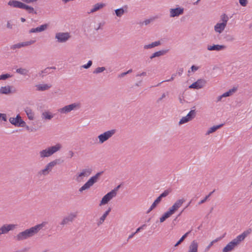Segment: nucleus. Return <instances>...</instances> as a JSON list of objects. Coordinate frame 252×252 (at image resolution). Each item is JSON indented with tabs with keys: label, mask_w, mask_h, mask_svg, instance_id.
<instances>
[{
	"label": "nucleus",
	"mask_w": 252,
	"mask_h": 252,
	"mask_svg": "<svg viewBox=\"0 0 252 252\" xmlns=\"http://www.w3.org/2000/svg\"><path fill=\"white\" fill-rule=\"evenodd\" d=\"M39 0H10L7 2V5L12 8H20L26 10L29 14H36L37 12L34 8L27 4L28 3H36Z\"/></svg>",
	"instance_id": "1"
},
{
	"label": "nucleus",
	"mask_w": 252,
	"mask_h": 252,
	"mask_svg": "<svg viewBox=\"0 0 252 252\" xmlns=\"http://www.w3.org/2000/svg\"><path fill=\"white\" fill-rule=\"evenodd\" d=\"M47 222L43 221L40 224L34 225L29 229L19 233L16 236L18 241H22L32 237L36 234L43 227H45Z\"/></svg>",
	"instance_id": "2"
},
{
	"label": "nucleus",
	"mask_w": 252,
	"mask_h": 252,
	"mask_svg": "<svg viewBox=\"0 0 252 252\" xmlns=\"http://www.w3.org/2000/svg\"><path fill=\"white\" fill-rule=\"evenodd\" d=\"M251 232V229L244 231L235 239L228 243L222 249V252H229L233 250L244 240L245 238Z\"/></svg>",
	"instance_id": "3"
},
{
	"label": "nucleus",
	"mask_w": 252,
	"mask_h": 252,
	"mask_svg": "<svg viewBox=\"0 0 252 252\" xmlns=\"http://www.w3.org/2000/svg\"><path fill=\"white\" fill-rule=\"evenodd\" d=\"M62 148V145L60 143H57L55 145L48 147L39 152V158L43 159L51 157L55 153L60 151Z\"/></svg>",
	"instance_id": "4"
},
{
	"label": "nucleus",
	"mask_w": 252,
	"mask_h": 252,
	"mask_svg": "<svg viewBox=\"0 0 252 252\" xmlns=\"http://www.w3.org/2000/svg\"><path fill=\"white\" fill-rule=\"evenodd\" d=\"M229 17L225 13L221 14L220 16V22L217 23L214 27V30L218 35L221 34L226 28Z\"/></svg>",
	"instance_id": "5"
},
{
	"label": "nucleus",
	"mask_w": 252,
	"mask_h": 252,
	"mask_svg": "<svg viewBox=\"0 0 252 252\" xmlns=\"http://www.w3.org/2000/svg\"><path fill=\"white\" fill-rule=\"evenodd\" d=\"M60 163V159H56L48 163L43 168L37 172L38 176L40 177L48 175L52 171L54 166Z\"/></svg>",
	"instance_id": "6"
},
{
	"label": "nucleus",
	"mask_w": 252,
	"mask_h": 252,
	"mask_svg": "<svg viewBox=\"0 0 252 252\" xmlns=\"http://www.w3.org/2000/svg\"><path fill=\"white\" fill-rule=\"evenodd\" d=\"M81 107L80 102H76L58 109V112L61 114H66L73 110L79 109Z\"/></svg>",
	"instance_id": "7"
},
{
	"label": "nucleus",
	"mask_w": 252,
	"mask_h": 252,
	"mask_svg": "<svg viewBox=\"0 0 252 252\" xmlns=\"http://www.w3.org/2000/svg\"><path fill=\"white\" fill-rule=\"evenodd\" d=\"M102 172L97 173L94 176L91 177L89 180L79 189V191L82 192L84 190L89 189L94 184L97 182Z\"/></svg>",
	"instance_id": "8"
},
{
	"label": "nucleus",
	"mask_w": 252,
	"mask_h": 252,
	"mask_svg": "<svg viewBox=\"0 0 252 252\" xmlns=\"http://www.w3.org/2000/svg\"><path fill=\"white\" fill-rule=\"evenodd\" d=\"M116 132V130L112 129L99 134L97 136L98 143L102 144L111 138Z\"/></svg>",
	"instance_id": "9"
},
{
	"label": "nucleus",
	"mask_w": 252,
	"mask_h": 252,
	"mask_svg": "<svg viewBox=\"0 0 252 252\" xmlns=\"http://www.w3.org/2000/svg\"><path fill=\"white\" fill-rule=\"evenodd\" d=\"M120 187V186L119 185L116 188L112 190L111 191L105 194L102 198L100 205H103L108 203V202L110 201L114 197H116L117 194V192L118 189Z\"/></svg>",
	"instance_id": "10"
},
{
	"label": "nucleus",
	"mask_w": 252,
	"mask_h": 252,
	"mask_svg": "<svg viewBox=\"0 0 252 252\" xmlns=\"http://www.w3.org/2000/svg\"><path fill=\"white\" fill-rule=\"evenodd\" d=\"M92 173V169L90 168H84L78 172L75 175V181L78 183H81L84 181L85 178L88 177Z\"/></svg>",
	"instance_id": "11"
},
{
	"label": "nucleus",
	"mask_w": 252,
	"mask_h": 252,
	"mask_svg": "<svg viewBox=\"0 0 252 252\" xmlns=\"http://www.w3.org/2000/svg\"><path fill=\"white\" fill-rule=\"evenodd\" d=\"M70 38V34L68 32H58L55 35V38L58 43H65Z\"/></svg>",
	"instance_id": "12"
},
{
	"label": "nucleus",
	"mask_w": 252,
	"mask_h": 252,
	"mask_svg": "<svg viewBox=\"0 0 252 252\" xmlns=\"http://www.w3.org/2000/svg\"><path fill=\"white\" fill-rule=\"evenodd\" d=\"M77 215L76 213L71 212L63 218L60 224L63 227L65 225L69 224L74 220L77 218Z\"/></svg>",
	"instance_id": "13"
},
{
	"label": "nucleus",
	"mask_w": 252,
	"mask_h": 252,
	"mask_svg": "<svg viewBox=\"0 0 252 252\" xmlns=\"http://www.w3.org/2000/svg\"><path fill=\"white\" fill-rule=\"evenodd\" d=\"M184 12V8L181 6L171 8L169 9V16L171 18L178 17L183 15Z\"/></svg>",
	"instance_id": "14"
},
{
	"label": "nucleus",
	"mask_w": 252,
	"mask_h": 252,
	"mask_svg": "<svg viewBox=\"0 0 252 252\" xmlns=\"http://www.w3.org/2000/svg\"><path fill=\"white\" fill-rule=\"evenodd\" d=\"M171 192V190L166 189L164 190L153 203L147 213H150L152 210L155 208L160 203L162 198L167 196Z\"/></svg>",
	"instance_id": "15"
},
{
	"label": "nucleus",
	"mask_w": 252,
	"mask_h": 252,
	"mask_svg": "<svg viewBox=\"0 0 252 252\" xmlns=\"http://www.w3.org/2000/svg\"><path fill=\"white\" fill-rule=\"evenodd\" d=\"M9 121L12 125L15 126L24 127L26 126L25 122L22 119L19 114H18L15 118H10Z\"/></svg>",
	"instance_id": "16"
},
{
	"label": "nucleus",
	"mask_w": 252,
	"mask_h": 252,
	"mask_svg": "<svg viewBox=\"0 0 252 252\" xmlns=\"http://www.w3.org/2000/svg\"><path fill=\"white\" fill-rule=\"evenodd\" d=\"M185 200L183 198L178 199L173 205L170 207L167 211L171 215L174 214L179 208H180L183 204L185 202Z\"/></svg>",
	"instance_id": "17"
},
{
	"label": "nucleus",
	"mask_w": 252,
	"mask_h": 252,
	"mask_svg": "<svg viewBox=\"0 0 252 252\" xmlns=\"http://www.w3.org/2000/svg\"><path fill=\"white\" fill-rule=\"evenodd\" d=\"M207 83L206 80L203 79H198L196 82L191 84L189 88L193 89H200L204 87Z\"/></svg>",
	"instance_id": "18"
},
{
	"label": "nucleus",
	"mask_w": 252,
	"mask_h": 252,
	"mask_svg": "<svg viewBox=\"0 0 252 252\" xmlns=\"http://www.w3.org/2000/svg\"><path fill=\"white\" fill-rule=\"evenodd\" d=\"M16 225L14 224H5L0 227V230L2 234H5L10 231L13 230L16 227Z\"/></svg>",
	"instance_id": "19"
},
{
	"label": "nucleus",
	"mask_w": 252,
	"mask_h": 252,
	"mask_svg": "<svg viewBox=\"0 0 252 252\" xmlns=\"http://www.w3.org/2000/svg\"><path fill=\"white\" fill-rule=\"evenodd\" d=\"M49 25L48 24H44L43 25H40L39 27H37L36 28H33L31 29L29 31V33H38V32H41L45 31H46L48 28Z\"/></svg>",
	"instance_id": "20"
},
{
	"label": "nucleus",
	"mask_w": 252,
	"mask_h": 252,
	"mask_svg": "<svg viewBox=\"0 0 252 252\" xmlns=\"http://www.w3.org/2000/svg\"><path fill=\"white\" fill-rule=\"evenodd\" d=\"M36 91L38 92H43L49 90L52 87V85L50 83L39 84L35 85Z\"/></svg>",
	"instance_id": "21"
},
{
	"label": "nucleus",
	"mask_w": 252,
	"mask_h": 252,
	"mask_svg": "<svg viewBox=\"0 0 252 252\" xmlns=\"http://www.w3.org/2000/svg\"><path fill=\"white\" fill-rule=\"evenodd\" d=\"M226 49V46L223 45L214 44L213 45H208L207 50L209 51H220Z\"/></svg>",
	"instance_id": "22"
},
{
	"label": "nucleus",
	"mask_w": 252,
	"mask_h": 252,
	"mask_svg": "<svg viewBox=\"0 0 252 252\" xmlns=\"http://www.w3.org/2000/svg\"><path fill=\"white\" fill-rule=\"evenodd\" d=\"M24 111L30 120L33 121L35 119V113L30 107H26Z\"/></svg>",
	"instance_id": "23"
},
{
	"label": "nucleus",
	"mask_w": 252,
	"mask_h": 252,
	"mask_svg": "<svg viewBox=\"0 0 252 252\" xmlns=\"http://www.w3.org/2000/svg\"><path fill=\"white\" fill-rule=\"evenodd\" d=\"M198 245L196 240H193L189 244L187 252H198Z\"/></svg>",
	"instance_id": "24"
},
{
	"label": "nucleus",
	"mask_w": 252,
	"mask_h": 252,
	"mask_svg": "<svg viewBox=\"0 0 252 252\" xmlns=\"http://www.w3.org/2000/svg\"><path fill=\"white\" fill-rule=\"evenodd\" d=\"M106 6L105 3L103 2H98L95 4H94L92 8L90 10V12L89 13H94L100 9H102L103 7H104Z\"/></svg>",
	"instance_id": "25"
},
{
	"label": "nucleus",
	"mask_w": 252,
	"mask_h": 252,
	"mask_svg": "<svg viewBox=\"0 0 252 252\" xmlns=\"http://www.w3.org/2000/svg\"><path fill=\"white\" fill-rule=\"evenodd\" d=\"M54 115L49 111H45L41 114V117L43 121H50L53 117Z\"/></svg>",
	"instance_id": "26"
},
{
	"label": "nucleus",
	"mask_w": 252,
	"mask_h": 252,
	"mask_svg": "<svg viewBox=\"0 0 252 252\" xmlns=\"http://www.w3.org/2000/svg\"><path fill=\"white\" fill-rule=\"evenodd\" d=\"M116 15L119 18L122 17L125 13H127V7L124 6L115 10Z\"/></svg>",
	"instance_id": "27"
},
{
	"label": "nucleus",
	"mask_w": 252,
	"mask_h": 252,
	"mask_svg": "<svg viewBox=\"0 0 252 252\" xmlns=\"http://www.w3.org/2000/svg\"><path fill=\"white\" fill-rule=\"evenodd\" d=\"M111 211V208H109L107 211H106L103 215L97 220V225L100 226L101 225L105 220L106 217L108 215L109 212Z\"/></svg>",
	"instance_id": "28"
},
{
	"label": "nucleus",
	"mask_w": 252,
	"mask_h": 252,
	"mask_svg": "<svg viewBox=\"0 0 252 252\" xmlns=\"http://www.w3.org/2000/svg\"><path fill=\"white\" fill-rule=\"evenodd\" d=\"M12 87L9 85L1 87L0 88V94H8L12 93Z\"/></svg>",
	"instance_id": "29"
},
{
	"label": "nucleus",
	"mask_w": 252,
	"mask_h": 252,
	"mask_svg": "<svg viewBox=\"0 0 252 252\" xmlns=\"http://www.w3.org/2000/svg\"><path fill=\"white\" fill-rule=\"evenodd\" d=\"M168 51V50H160V51L156 52L151 56L150 58L151 59H153L154 58L158 57L163 56V55H165L166 53H167Z\"/></svg>",
	"instance_id": "30"
},
{
	"label": "nucleus",
	"mask_w": 252,
	"mask_h": 252,
	"mask_svg": "<svg viewBox=\"0 0 252 252\" xmlns=\"http://www.w3.org/2000/svg\"><path fill=\"white\" fill-rule=\"evenodd\" d=\"M55 67H46L44 69L38 72V75L39 76L41 77L42 78H43L44 76H45L46 74L49 73V70L51 69H55Z\"/></svg>",
	"instance_id": "31"
},
{
	"label": "nucleus",
	"mask_w": 252,
	"mask_h": 252,
	"mask_svg": "<svg viewBox=\"0 0 252 252\" xmlns=\"http://www.w3.org/2000/svg\"><path fill=\"white\" fill-rule=\"evenodd\" d=\"M161 44L160 42L159 41H157L154 42H152L151 44L145 45L143 47L144 49H151L153 48H154L156 46H158L160 45Z\"/></svg>",
	"instance_id": "32"
},
{
	"label": "nucleus",
	"mask_w": 252,
	"mask_h": 252,
	"mask_svg": "<svg viewBox=\"0 0 252 252\" xmlns=\"http://www.w3.org/2000/svg\"><path fill=\"white\" fill-rule=\"evenodd\" d=\"M29 70L25 68L20 67L16 70V72L21 75L26 76L28 74Z\"/></svg>",
	"instance_id": "33"
},
{
	"label": "nucleus",
	"mask_w": 252,
	"mask_h": 252,
	"mask_svg": "<svg viewBox=\"0 0 252 252\" xmlns=\"http://www.w3.org/2000/svg\"><path fill=\"white\" fill-rule=\"evenodd\" d=\"M222 125H220L217 126H213L210 128H209L207 131L206 135H210V134L215 132L217 129L220 128Z\"/></svg>",
	"instance_id": "34"
},
{
	"label": "nucleus",
	"mask_w": 252,
	"mask_h": 252,
	"mask_svg": "<svg viewBox=\"0 0 252 252\" xmlns=\"http://www.w3.org/2000/svg\"><path fill=\"white\" fill-rule=\"evenodd\" d=\"M236 91H237V88L234 87V88L230 89L228 91L223 93L222 94V96H224V97L229 96L232 95L235 92H236Z\"/></svg>",
	"instance_id": "35"
},
{
	"label": "nucleus",
	"mask_w": 252,
	"mask_h": 252,
	"mask_svg": "<svg viewBox=\"0 0 252 252\" xmlns=\"http://www.w3.org/2000/svg\"><path fill=\"white\" fill-rule=\"evenodd\" d=\"M172 215L168 212H166L165 213L163 214V215L159 218L160 222H164L166 219L170 217Z\"/></svg>",
	"instance_id": "36"
},
{
	"label": "nucleus",
	"mask_w": 252,
	"mask_h": 252,
	"mask_svg": "<svg viewBox=\"0 0 252 252\" xmlns=\"http://www.w3.org/2000/svg\"><path fill=\"white\" fill-rule=\"evenodd\" d=\"M172 215L168 212H166L165 213L163 214V215L159 218L160 222H164L166 219L170 217Z\"/></svg>",
	"instance_id": "37"
},
{
	"label": "nucleus",
	"mask_w": 252,
	"mask_h": 252,
	"mask_svg": "<svg viewBox=\"0 0 252 252\" xmlns=\"http://www.w3.org/2000/svg\"><path fill=\"white\" fill-rule=\"evenodd\" d=\"M172 215L168 212H166L165 213L163 214V215L159 218L160 222H164L166 219L170 217Z\"/></svg>",
	"instance_id": "38"
},
{
	"label": "nucleus",
	"mask_w": 252,
	"mask_h": 252,
	"mask_svg": "<svg viewBox=\"0 0 252 252\" xmlns=\"http://www.w3.org/2000/svg\"><path fill=\"white\" fill-rule=\"evenodd\" d=\"M172 215L168 212H166L165 213L163 214V215L159 218L160 222H164L166 219L170 217Z\"/></svg>",
	"instance_id": "39"
},
{
	"label": "nucleus",
	"mask_w": 252,
	"mask_h": 252,
	"mask_svg": "<svg viewBox=\"0 0 252 252\" xmlns=\"http://www.w3.org/2000/svg\"><path fill=\"white\" fill-rule=\"evenodd\" d=\"M190 232V231H189L186 233L180 239V240L177 242V243L175 245V247H177L179 246L184 240L188 236V235L189 234Z\"/></svg>",
	"instance_id": "40"
},
{
	"label": "nucleus",
	"mask_w": 252,
	"mask_h": 252,
	"mask_svg": "<svg viewBox=\"0 0 252 252\" xmlns=\"http://www.w3.org/2000/svg\"><path fill=\"white\" fill-rule=\"evenodd\" d=\"M22 47H24L23 42H19L15 44H13L11 46L10 49L11 50H15L16 49H20Z\"/></svg>",
	"instance_id": "41"
},
{
	"label": "nucleus",
	"mask_w": 252,
	"mask_h": 252,
	"mask_svg": "<svg viewBox=\"0 0 252 252\" xmlns=\"http://www.w3.org/2000/svg\"><path fill=\"white\" fill-rule=\"evenodd\" d=\"M195 115L196 112L195 110H191L187 114V117H188L190 120H192L195 117Z\"/></svg>",
	"instance_id": "42"
},
{
	"label": "nucleus",
	"mask_w": 252,
	"mask_h": 252,
	"mask_svg": "<svg viewBox=\"0 0 252 252\" xmlns=\"http://www.w3.org/2000/svg\"><path fill=\"white\" fill-rule=\"evenodd\" d=\"M220 238H217L214 240H213L212 242H210V243L209 244V245L206 248L205 251L207 252L208 251L210 248L213 245V244L216 242H217L218 241L220 240Z\"/></svg>",
	"instance_id": "43"
},
{
	"label": "nucleus",
	"mask_w": 252,
	"mask_h": 252,
	"mask_svg": "<svg viewBox=\"0 0 252 252\" xmlns=\"http://www.w3.org/2000/svg\"><path fill=\"white\" fill-rule=\"evenodd\" d=\"M106 68L105 67H98L95 69V70L93 71L94 74H98L102 72L104 70H105Z\"/></svg>",
	"instance_id": "44"
},
{
	"label": "nucleus",
	"mask_w": 252,
	"mask_h": 252,
	"mask_svg": "<svg viewBox=\"0 0 252 252\" xmlns=\"http://www.w3.org/2000/svg\"><path fill=\"white\" fill-rule=\"evenodd\" d=\"M23 44L24 47L30 46L32 44H33L35 42V40H30L29 41L22 42Z\"/></svg>",
	"instance_id": "45"
},
{
	"label": "nucleus",
	"mask_w": 252,
	"mask_h": 252,
	"mask_svg": "<svg viewBox=\"0 0 252 252\" xmlns=\"http://www.w3.org/2000/svg\"><path fill=\"white\" fill-rule=\"evenodd\" d=\"M12 75L10 74L6 73L0 75V80H5L8 78H11Z\"/></svg>",
	"instance_id": "46"
},
{
	"label": "nucleus",
	"mask_w": 252,
	"mask_h": 252,
	"mask_svg": "<svg viewBox=\"0 0 252 252\" xmlns=\"http://www.w3.org/2000/svg\"><path fill=\"white\" fill-rule=\"evenodd\" d=\"M176 74H177V73L173 74L172 75V76H171V77L169 79H168V80H165V81H163L161 82L158 83L156 86H159L162 83H163L164 82H170V81H173L174 79V78H175V77L176 76Z\"/></svg>",
	"instance_id": "47"
},
{
	"label": "nucleus",
	"mask_w": 252,
	"mask_h": 252,
	"mask_svg": "<svg viewBox=\"0 0 252 252\" xmlns=\"http://www.w3.org/2000/svg\"><path fill=\"white\" fill-rule=\"evenodd\" d=\"M92 63H93L92 61H89L86 64L83 65L82 66V67L85 68V69H88L92 66Z\"/></svg>",
	"instance_id": "48"
},
{
	"label": "nucleus",
	"mask_w": 252,
	"mask_h": 252,
	"mask_svg": "<svg viewBox=\"0 0 252 252\" xmlns=\"http://www.w3.org/2000/svg\"><path fill=\"white\" fill-rule=\"evenodd\" d=\"M226 40L228 42H233L235 40V38L233 35H227L226 37Z\"/></svg>",
	"instance_id": "49"
},
{
	"label": "nucleus",
	"mask_w": 252,
	"mask_h": 252,
	"mask_svg": "<svg viewBox=\"0 0 252 252\" xmlns=\"http://www.w3.org/2000/svg\"><path fill=\"white\" fill-rule=\"evenodd\" d=\"M13 25L11 23V21L8 20L7 21L6 24V27L8 29H12L13 28Z\"/></svg>",
	"instance_id": "50"
},
{
	"label": "nucleus",
	"mask_w": 252,
	"mask_h": 252,
	"mask_svg": "<svg viewBox=\"0 0 252 252\" xmlns=\"http://www.w3.org/2000/svg\"><path fill=\"white\" fill-rule=\"evenodd\" d=\"M189 122L188 120H187L185 117H183L181 118V119L180 120L179 122V124L180 125H183L184 124L187 123Z\"/></svg>",
	"instance_id": "51"
},
{
	"label": "nucleus",
	"mask_w": 252,
	"mask_h": 252,
	"mask_svg": "<svg viewBox=\"0 0 252 252\" xmlns=\"http://www.w3.org/2000/svg\"><path fill=\"white\" fill-rule=\"evenodd\" d=\"M0 120L3 121L4 122L7 121L6 115L3 113H0Z\"/></svg>",
	"instance_id": "52"
},
{
	"label": "nucleus",
	"mask_w": 252,
	"mask_h": 252,
	"mask_svg": "<svg viewBox=\"0 0 252 252\" xmlns=\"http://www.w3.org/2000/svg\"><path fill=\"white\" fill-rule=\"evenodd\" d=\"M239 1L242 6H246L248 3V0H239Z\"/></svg>",
	"instance_id": "53"
},
{
	"label": "nucleus",
	"mask_w": 252,
	"mask_h": 252,
	"mask_svg": "<svg viewBox=\"0 0 252 252\" xmlns=\"http://www.w3.org/2000/svg\"><path fill=\"white\" fill-rule=\"evenodd\" d=\"M26 128V129L30 132H34L36 131V129L33 127H30V126H25Z\"/></svg>",
	"instance_id": "54"
},
{
	"label": "nucleus",
	"mask_w": 252,
	"mask_h": 252,
	"mask_svg": "<svg viewBox=\"0 0 252 252\" xmlns=\"http://www.w3.org/2000/svg\"><path fill=\"white\" fill-rule=\"evenodd\" d=\"M146 226V224H143L142 225V226H141L140 227H138L136 231L135 232L136 233H138V232H139L141 230L144 229V227H145Z\"/></svg>",
	"instance_id": "55"
},
{
	"label": "nucleus",
	"mask_w": 252,
	"mask_h": 252,
	"mask_svg": "<svg viewBox=\"0 0 252 252\" xmlns=\"http://www.w3.org/2000/svg\"><path fill=\"white\" fill-rule=\"evenodd\" d=\"M147 74L146 72H142L141 73L137 74L136 76V77H141V76H147Z\"/></svg>",
	"instance_id": "56"
},
{
	"label": "nucleus",
	"mask_w": 252,
	"mask_h": 252,
	"mask_svg": "<svg viewBox=\"0 0 252 252\" xmlns=\"http://www.w3.org/2000/svg\"><path fill=\"white\" fill-rule=\"evenodd\" d=\"M209 197V195H207L206 196V197L202 200H201L199 203L198 204L200 205V204H203L204 203L206 200Z\"/></svg>",
	"instance_id": "57"
},
{
	"label": "nucleus",
	"mask_w": 252,
	"mask_h": 252,
	"mask_svg": "<svg viewBox=\"0 0 252 252\" xmlns=\"http://www.w3.org/2000/svg\"><path fill=\"white\" fill-rule=\"evenodd\" d=\"M198 69V67H197L195 65H192L191 67V69L192 71H193V72H194V71L197 70Z\"/></svg>",
	"instance_id": "58"
},
{
	"label": "nucleus",
	"mask_w": 252,
	"mask_h": 252,
	"mask_svg": "<svg viewBox=\"0 0 252 252\" xmlns=\"http://www.w3.org/2000/svg\"><path fill=\"white\" fill-rule=\"evenodd\" d=\"M184 71V69L183 68H180L178 69L177 73L179 76H181Z\"/></svg>",
	"instance_id": "59"
},
{
	"label": "nucleus",
	"mask_w": 252,
	"mask_h": 252,
	"mask_svg": "<svg viewBox=\"0 0 252 252\" xmlns=\"http://www.w3.org/2000/svg\"><path fill=\"white\" fill-rule=\"evenodd\" d=\"M127 74V73H126V72H123L121 74H120L119 75H118V77L119 78H122V77H124L125 76H126V75Z\"/></svg>",
	"instance_id": "60"
},
{
	"label": "nucleus",
	"mask_w": 252,
	"mask_h": 252,
	"mask_svg": "<svg viewBox=\"0 0 252 252\" xmlns=\"http://www.w3.org/2000/svg\"><path fill=\"white\" fill-rule=\"evenodd\" d=\"M223 97H224V96H222V94H221V95H220V96H218V97H217V102L221 101V100H222V98Z\"/></svg>",
	"instance_id": "61"
},
{
	"label": "nucleus",
	"mask_w": 252,
	"mask_h": 252,
	"mask_svg": "<svg viewBox=\"0 0 252 252\" xmlns=\"http://www.w3.org/2000/svg\"><path fill=\"white\" fill-rule=\"evenodd\" d=\"M68 154H69V155L70 156V158H72V157H73L74 156V153L73 152H72V151H70L69 152H68Z\"/></svg>",
	"instance_id": "62"
},
{
	"label": "nucleus",
	"mask_w": 252,
	"mask_h": 252,
	"mask_svg": "<svg viewBox=\"0 0 252 252\" xmlns=\"http://www.w3.org/2000/svg\"><path fill=\"white\" fill-rule=\"evenodd\" d=\"M166 96V95L165 94H163L161 95V96L158 99L159 101L161 100L163 98H164Z\"/></svg>",
	"instance_id": "63"
},
{
	"label": "nucleus",
	"mask_w": 252,
	"mask_h": 252,
	"mask_svg": "<svg viewBox=\"0 0 252 252\" xmlns=\"http://www.w3.org/2000/svg\"><path fill=\"white\" fill-rule=\"evenodd\" d=\"M144 22H145V25H148V24H150V22H151V20H150V19H147V20H145Z\"/></svg>",
	"instance_id": "64"
}]
</instances>
